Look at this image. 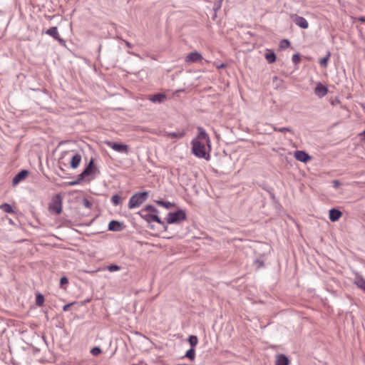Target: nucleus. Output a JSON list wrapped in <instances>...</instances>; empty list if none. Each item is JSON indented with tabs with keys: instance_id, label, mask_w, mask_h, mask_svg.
<instances>
[{
	"instance_id": "nucleus-44",
	"label": "nucleus",
	"mask_w": 365,
	"mask_h": 365,
	"mask_svg": "<svg viewBox=\"0 0 365 365\" xmlns=\"http://www.w3.org/2000/svg\"><path fill=\"white\" fill-rule=\"evenodd\" d=\"M358 21L361 22H365V16L359 17Z\"/></svg>"
},
{
	"instance_id": "nucleus-32",
	"label": "nucleus",
	"mask_w": 365,
	"mask_h": 365,
	"mask_svg": "<svg viewBox=\"0 0 365 365\" xmlns=\"http://www.w3.org/2000/svg\"><path fill=\"white\" fill-rule=\"evenodd\" d=\"M84 179H81V175L79 174L78 175V178L74 180V181H71V182H69L68 184V185H71V186H73V185H78L80 184Z\"/></svg>"
},
{
	"instance_id": "nucleus-43",
	"label": "nucleus",
	"mask_w": 365,
	"mask_h": 365,
	"mask_svg": "<svg viewBox=\"0 0 365 365\" xmlns=\"http://www.w3.org/2000/svg\"><path fill=\"white\" fill-rule=\"evenodd\" d=\"M216 67L218 68V69H221V68H224L226 67V65L224 64V63H221L220 65H217L216 66Z\"/></svg>"
},
{
	"instance_id": "nucleus-26",
	"label": "nucleus",
	"mask_w": 365,
	"mask_h": 365,
	"mask_svg": "<svg viewBox=\"0 0 365 365\" xmlns=\"http://www.w3.org/2000/svg\"><path fill=\"white\" fill-rule=\"evenodd\" d=\"M355 283L359 288L365 291V279L363 277H356V281L355 282Z\"/></svg>"
},
{
	"instance_id": "nucleus-7",
	"label": "nucleus",
	"mask_w": 365,
	"mask_h": 365,
	"mask_svg": "<svg viewBox=\"0 0 365 365\" xmlns=\"http://www.w3.org/2000/svg\"><path fill=\"white\" fill-rule=\"evenodd\" d=\"M96 171L98 172L97 168L94 165V159L91 158L86 168L80 174L81 179H85L86 177L95 173Z\"/></svg>"
},
{
	"instance_id": "nucleus-21",
	"label": "nucleus",
	"mask_w": 365,
	"mask_h": 365,
	"mask_svg": "<svg viewBox=\"0 0 365 365\" xmlns=\"http://www.w3.org/2000/svg\"><path fill=\"white\" fill-rule=\"evenodd\" d=\"M265 58L269 63H272L276 61V55L274 51H268L265 53Z\"/></svg>"
},
{
	"instance_id": "nucleus-29",
	"label": "nucleus",
	"mask_w": 365,
	"mask_h": 365,
	"mask_svg": "<svg viewBox=\"0 0 365 365\" xmlns=\"http://www.w3.org/2000/svg\"><path fill=\"white\" fill-rule=\"evenodd\" d=\"M112 203L114 205H118L120 203V201H121V197L120 195H114L111 197V199H110Z\"/></svg>"
},
{
	"instance_id": "nucleus-46",
	"label": "nucleus",
	"mask_w": 365,
	"mask_h": 365,
	"mask_svg": "<svg viewBox=\"0 0 365 365\" xmlns=\"http://www.w3.org/2000/svg\"><path fill=\"white\" fill-rule=\"evenodd\" d=\"M360 136H362L363 138L365 140V130L361 132L360 134H359Z\"/></svg>"
},
{
	"instance_id": "nucleus-27",
	"label": "nucleus",
	"mask_w": 365,
	"mask_h": 365,
	"mask_svg": "<svg viewBox=\"0 0 365 365\" xmlns=\"http://www.w3.org/2000/svg\"><path fill=\"white\" fill-rule=\"evenodd\" d=\"M43 302H44V296L41 293H38L36 296V304L38 307H41L43 305Z\"/></svg>"
},
{
	"instance_id": "nucleus-25",
	"label": "nucleus",
	"mask_w": 365,
	"mask_h": 365,
	"mask_svg": "<svg viewBox=\"0 0 365 365\" xmlns=\"http://www.w3.org/2000/svg\"><path fill=\"white\" fill-rule=\"evenodd\" d=\"M0 208L3 211H4L5 212H7V213H14V212L12 206L8 203H4V204L1 205Z\"/></svg>"
},
{
	"instance_id": "nucleus-48",
	"label": "nucleus",
	"mask_w": 365,
	"mask_h": 365,
	"mask_svg": "<svg viewBox=\"0 0 365 365\" xmlns=\"http://www.w3.org/2000/svg\"><path fill=\"white\" fill-rule=\"evenodd\" d=\"M216 16H217V14H216V12L215 11L214 15H213V16H212V19L214 20V19L216 18Z\"/></svg>"
},
{
	"instance_id": "nucleus-15",
	"label": "nucleus",
	"mask_w": 365,
	"mask_h": 365,
	"mask_svg": "<svg viewBox=\"0 0 365 365\" xmlns=\"http://www.w3.org/2000/svg\"><path fill=\"white\" fill-rule=\"evenodd\" d=\"M342 212L336 208H331L329 210V217L331 222H336L341 217Z\"/></svg>"
},
{
	"instance_id": "nucleus-14",
	"label": "nucleus",
	"mask_w": 365,
	"mask_h": 365,
	"mask_svg": "<svg viewBox=\"0 0 365 365\" xmlns=\"http://www.w3.org/2000/svg\"><path fill=\"white\" fill-rule=\"evenodd\" d=\"M46 34L52 36L55 40L58 41L61 43H64L65 41L61 38L58 29L56 26H53L49 28L46 31Z\"/></svg>"
},
{
	"instance_id": "nucleus-39",
	"label": "nucleus",
	"mask_w": 365,
	"mask_h": 365,
	"mask_svg": "<svg viewBox=\"0 0 365 365\" xmlns=\"http://www.w3.org/2000/svg\"><path fill=\"white\" fill-rule=\"evenodd\" d=\"M255 264L256 265L257 268H261L264 267V262L259 259H257L255 261Z\"/></svg>"
},
{
	"instance_id": "nucleus-34",
	"label": "nucleus",
	"mask_w": 365,
	"mask_h": 365,
	"mask_svg": "<svg viewBox=\"0 0 365 365\" xmlns=\"http://www.w3.org/2000/svg\"><path fill=\"white\" fill-rule=\"evenodd\" d=\"M82 204L86 208H89L90 209L92 207V203L87 198H83V199Z\"/></svg>"
},
{
	"instance_id": "nucleus-18",
	"label": "nucleus",
	"mask_w": 365,
	"mask_h": 365,
	"mask_svg": "<svg viewBox=\"0 0 365 365\" xmlns=\"http://www.w3.org/2000/svg\"><path fill=\"white\" fill-rule=\"evenodd\" d=\"M289 360L287 356H285L283 354H280L277 356L275 365H289Z\"/></svg>"
},
{
	"instance_id": "nucleus-31",
	"label": "nucleus",
	"mask_w": 365,
	"mask_h": 365,
	"mask_svg": "<svg viewBox=\"0 0 365 365\" xmlns=\"http://www.w3.org/2000/svg\"><path fill=\"white\" fill-rule=\"evenodd\" d=\"M292 61L294 64H298L301 61V56L299 53H294L292 57Z\"/></svg>"
},
{
	"instance_id": "nucleus-20",
	"label": "nucleus",
	"mask_w": 365,
	"mask_h": 365,
	"mask_svg": "<svg viewBox=\"0 0 365 365\" xmlns=\"http://www.w3.org/2000/svg\"><path fill=\"white\" fill-rule=\"evenodd\" d=\"M330 56H331V52L329 51H327L325 56L319 60V64H320L321 67H323V68L327 67Z\"/></svg>"
},
{
	"instance_id": "nucleus-3",
	"label": "nucleus",
	"mask_w": 365,
	"mask_h": 365,
	"mask_svg": "<svg viewBox=\"0 0 365 365\" xmlns=\"http://www.w3.org/2000/svg\"><path fill=\"white\" fill-rule=\"evenodd\" d=\"M187 215L185 211L179 209L175 212H170L167 215L165 218L166 222L168 224H180L185 220H186Z\"/></svg>"
},
{
	"instance_id": "nucleus-24",
	"label": "nucleus",
	"mask_w": 365,
	"mask_h": 365,
	"mask_svg": "<svg viewBox=\"0 0 365 365\" xmlns=\"http://www.w3.org/2000/svg\"><path fill=\"white\" fill-rule=\"evenodd\" d=\"M188 342L190 345V348H194L195 349V346L198 343V339L197 337V336L195 335H190L189 337H188Z\"/></svg>"
},
{
	"instance_id": "nucleus-5",
	"label": "nucleus",
	"mask_w": 365,
	"mask_h": 365,
	"mask_svg": "<svg viewBox=\"0 0 365 365\" xmlns=\"http://www.w3.org/2000/svg\"><path fill=\"white\" fill-rule=\"evenodd\" d=\"M138 215L140 216L144 220L147 222L150 223L151 222H156L160 225H162L165 230H168V226L165 225V222L163 221L156 214L151 213H145L143 212H138Z\"/></svg>"
},
{
	"instance_id": "nucleus-37",
	"label": "nucleus",
	"mask_w": 365,
	"mask_h": 365,
	"mask_svg": "<svg viewBox=\"0 0 365 365\" xmlns=\"http://www.w3.org/2000/svg\"><path fill=\"white\" fill-rule=\"evenodd\" d=\"M222 2H219V1H215L214 3V5H213V10L214 11L217 12L222 6Z\"/></svg>"
},
{
	"instance_id": "nucleus-13",
	"label": "nucleus",
	"mask_w": 365,
	"mask_h": 365,
	"mask_svg": "<svg viewBox=\"0 0 365 365\" xmlns=\"http://www.w3.org/2000/svg\"><path fill=\"white\" fill-rule=\"evenodd\" d=\"M294 157L297 160L305 163L312 159V157L304 150H297Z\"/></svg>"
},
{
	"instance_id": "nucleus-10",
	"label": "nucleus",
	"mask_w": 365,
	"mask_h": 365,
	"mask_svg": "<svg viewBox=\"0 0 365 365\" xmlns=\"http://www.w3.org/2000/svg\"><path fill=\"white\" fill-rule=\"evenodd\" d=\"M148 99L154 103H162L167 99V96L165 93H157L153 95H149L148 96Z\"/></svg>"
},
{
	"instance_id": "nucleus-19",
	"label": "nucleus",
	"mask_w": 365,
	"mask_h": 365,
	"mask_svg": "<svg viewBox=\"0 0 365 365\" xmlns=\"http://www.w3.org/2000/svg\"><path fill=\"white\" fill-rule=\"evenodd\" d=\"M185 132L184 130H178L175 132L168 133L167 136L170 138H182L185 136Z\"/></svg>"
},
{
	"instance_id": "nucleus-36",
	"label": "nucleus",
	"mask_w": 365,
	"mask_h": 365,
	"mask_svg": "<svg viewBox=\"0 0 365 365\" xmlns=\"http://www.w3.org/2000/svg\"><path fill=\"white\" fill-rule=\"evenodd\" d=\"M175 203L170 202H168V201H165L164 204H163V207H165L167 210H169L171 207H175Z\"/></svg>"
},
{
	"instance_id": "nucleus-42",
	"label": "nucleus",
	"mask_w": 365,
	"mask_h": 365,
	"mask_svg": "<svg viewBox=\"0 0 365 365\" xmlns=\"http://www.w3.org/2000/svg\"><path fill=\"white\" fill-rule=\"evenodd\" d=\"M164 200H155V202L158 205H160L162 207H163V204H164Z\"/></svg>"
},
{
	"instance_id": "nucleus-45",
	"label": "nucleus",
	"mask_w": 365,
	"mask_h": 365,
	"mask_svg": "<svg viewBox=\"0 0 365 365\" xmlns=\"http://www.w3.org/2000/svg\"><path fill=\"white\" fill-rule=\"evenodd\" d=\"M125 43L128 48H132V45L130 42L125 41Z\"/></svg>"
},
{
	"instance_id": "nucleus-41",
	"label": "nucleus",
	"mask_w": 365,
	"mask_h": 365,
	"mask_svg": "<svg viewBox=\"0 0 365 365\" xmlns=\"http://www.w3.org/2000/svg\"><path fill=\"white\" fill-rule=\"evenodd\" d=\"M73 304V303H71V304H65L63 307V310L64 312H66L69 309V307Z\"/></svg>"
},
{
	"instance_id": "nucleus-16",
	"label": "nucleus",
	"mask_w": 365,
	"mask_h": 365,
	"mask_svg": "<svg viewBox=\"0 0 365 365\" xmlns=\"http://www.w3.org/2000/svg\"><path fill=\"white\" fill-rule=\"evenodd\" d=\"M202 58V55L198 52H192L189 53L185 58L186 62H197Z\"/></svg>"
},
{
	"instance_id": "nucleus-33",
	"label": "nucleus",
	"mask_w": 365,
	"mask_h": 365,
	"mask_svg": "<svg viewBox=\"0 0 365 365\" xmlns=\"http://www.w3.org/2000/svg\"><path fill=\"white\" fill-rule=\"evenodd\" d=\"M107 269H108V270L109 272H115V271L120 270V267L118 266V265H116V264H110V265L108 266Z\"/></svg>"
},
{
	"instance_id": "nucleus-38",
	"label": "nucleus",
	"mask_w": 365,
	"mask_h": 365,
	"mask_svg": "<svg viewBox=\"0 0 365 365\" xmlns=\"http://www.w3.org/2000/svg\"><path fill=\"white\" fill-rule=\"evenodd\" d=\"M67 284H68V279L66 277H65V276L61 277V279H60V286L63 287V285Z\"/></svg>"
},
{
	"instance_id": "nucleus-9",
	"label": "nucleus",
	"mask_w": 365,
	"mask_h": 365,
	"mask_svg": "<svg viewBox=\"0 0 365 365\" xmlns=\"http://www.w3.org/2000/svg\"><path fill=\"white\" fill-rule=\"evenodd\" d=\"M29 172L27 170H21L14 177L12 180V185H17L19 182L25 180L26 177L29 175Z\"/></svg>"
},
{
	"instance_id": "nucleus-6",
	"label": "nucleus",
	"mask_w": 365,
	"mask_h": 365,
	"mask_svg": "<svg viewBox=\"0 0 365 365\" xmlns=\"http://www.w3.org/2000/svg\"><path fill=\"white\" fill-rule=\"evenodd\" d=\"M105 143L106 145L111 148L115 151L120 153L128 154L130 151L129 146L123 143H119L117 142H113L109 140L106 141Z\"/></svg>"
},
{
	"instance_id": "nucleus-40",
	"label": "nucleus",
	"mask_w": 365,
	"mask_h": 365,
	"mask_svg": "<svg viewBox=\"0 0 365 365\" xmlns=\"http://www.w3.org/2000/svg\"><path fill=\"white\" fill-rule=\"evenodd\" d=\"M332 185L335 189H337L341 186V183L339 180H334L332 181Z\"/></svg>"
},
{
	"instance_id": "nucleus-49",
	"label": "nucleus",
	"mask_w": 365,
	"mask_h": 365,
	"mask_svg": "<svg viewBox=\"0 0 365 365\" xmlns=\"http://www.w3.org/2000/svg\"><path fill=\"white\" fill-rule=\"evenodd\" d=\"M216 1L222 2L223 0H215Z\"/></svg>"
},
{
	"instance_id": "nucleus-4",
	"label": "nucleus",
	"mask_w": 365,
	"mask_h": 365,
	"mask_svg": "<svg viewBox=\"0 0 365 365\" xmlns=\"http://www.w3.org/2000/svg\"><path fill=\"white\" fill-rule=\"evenodd\" d=\"M48 209L51 212L57 215L61 214L62 211V197L59 194H56L52 197Z\"/></svg>"
},
{
	"instance_id": "nucleus-47",
	"label": "nucleus",
	"mask_w": 365,
	"mask_h": 365,
	"mask_svg": "<svg viewBox=\"0 0 365 365\" xmlns=\"http://www.w3.org/2000/svg\"><path fill=\"white\" fill-rule=\"evenodd\" d=\"M272 128H273V130H274V131H277V132H278V130H279V128L276 127L275 125H272Z\"/></svg>"
},
{
	"instance_id": "nucleus-28",
	"label": "nucleus",
	"mask_w": 365,
	"mask_h": 365,
	"mask_svg": "<svg viewBox=\"0 0 365 365\" xmlns=\"http://www.w3.org/2000/svg\"><path fill=\"white\" fill-rule=\"evenodd\" d=\"M290 46V41L288 39H282L279 42V48L286 49Z\"/></svg>"
},
{
	"instance_id": "nucleus-30",
	"label": "nucleus",
	"mask_w": 365,
	"mask_h": 365,
	"mask_svg": "<svg viewBox=\"0 0 365 365\" xmlns=\"http://www.w3.org/2000/svg\"><path fill=\"white\" fill-rule=\"evenodd\" d=\"M101 353V349L99 346H94L91 349V354L93 356H98Z\"/></svg>"
},
{
	"instance_id": "nucleus-23",
	"label": "nucleus",
	"mask_w": 365,
	"mask_h": 365,
	"mask_svg": "<svg viewBox=\"0 0 365 365\" xmlns=\"http://www.w3.org/2000/svg\"><path fill=\"white\" fill-rule=\"evenodd\" d=\"M184 357L187 358L188 359H190L192 361H194L195 359V349L194 348H190V349H188L185 352V354Z\"/></svg>"
},
{
	"instance_id": "nucleus-17",
	"label": "nucleus",
	"mask_w": 365,
	"mask_h": 365,
	"mask_svg": "<svg viewBox=\"0 0 365 365\" xmlns=\"http://www.w3.org/2000/svg\"><path fill=\"white\" fill-rule=\"evenodd\" d=\"M81 162V155L78 153L75 154L70 162V166L72 169H76L78 167Z\"/></svg>"
},
{
	"instance_id": "nucleus-12",
	"label": "nucleus",
	"mask_w": 365,
	"mask_h": 365,
	"mask_svg": "<svg viewBox=\"0 0 365 365\" xmlns=\"http://www.w3.org/2000/svg\"><path fill=\"white\" fill-rule=\"evenodd\" d=\"M314 94L319 98H322L325 96L328 93V88L319 82L314 88Z\"/></svg>"
},
{
	"instance_id": "nucleus-22",
	"label": "nucleus",
	"mask_w": 365,
	"mask_h": 365,
	"mask_svg": "<svg viewBox=\"0 0 365 365\" xmlns=\"http://www.w3.org/2000/svg\"><path fill=\"white\" fill-rule=\"evenodd\" d=\"M140 212H149L151 214H156V215L158 213V210H157V208L152 205H147Z\"/></svg>"
},
{
	"instance_id": "nucleus-11",
	"label": "nucleus",
	"mask_w": 365,
	"mask_h": 365,
	"mask_svg": "<svg viewBox=\"0 0 365 365\" xmlns=\"http://www.w3.org/2000/svg\"><path fill=\"white\" fill-rule=\"evenodd\" d=\"M292 20L296 25L302 29H306L309 27L308 21L305 18L302 16L295 14L292 16Z\"/></svg>"
},
{
	"instance_id": "nucleus-8",
	"label": "nucleus",
	"mask_w": 365,
	"mask_h": 365,
	"mask_svg": "<svg viewBox=\"0 0 365 365\" xmlns=\"http://www.w3.org/2000/svg\"><path fill=\"white\" fill-rule=\"evenodd\" d=\"M125 228L123 222L113 220L110 221L108 226V230L113 232H120Z\"/></svg>"
},
{
	"instance_id": "nucleus-2",
	"label": "nucleus",
	"mask_w": 365,
	"mask_h": 365,
	"mask_svg": "<svg viewBox=\"0 0 365 365\" xmlns=\"http://www.w3.org/2000/svg\"><path fill=\"white\" fill-rule=\"evenodd\" d=\"M149 192L143 191V192H138L133 195L128 201V207L129 209H133L136 207H139L141 205H143L148 198Z\"/></svg>"
},
{
	"instance_id": "nucleus-1",
	"label": "nucleus",
	"mask_w": 365,
	"mask_h": 365,
	"mask_svg": "<svg viewBox=\"0 0 365 365\" xmlns=\"http://www.w3.org/2000/svg\"><path fill=\"white\" fill-rule=\"evenodd\" d=\"M197 135L191 141L192 153L198 158L210 159L211 140L202 127H197Z\"/></svg>"
},
{
	"instance_id": "nucleus-35",
	"label": "nucleus",
	"mask_w": 365,
	"mask_h": 365,
	"mask_svg": "<svg viewBox=\"0 0 365 365\" xmlns=\"http://www.w3.org/2000/svg\"><path fill=\"white\" fill-rule=\"evenodd\" d=\"M278 132H280V133L289 132L291 134H294V131L289 127L280 128H279Z\"/></svg>"
}]
</instances>
